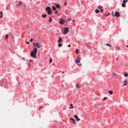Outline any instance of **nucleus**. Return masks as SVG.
<instances>
[{"mask_svg": "<svg viewBox=\"0 0 128 128\" xmlns=\"http://www.w3.org/2000/svg\"><path fill=\"white\" fill-rule=\"evenodd\" d=\"M112 16L113 17H119L120 16V14L118 12H116L115 13L114 12H112Z\"/></svg>", "mask_w": 128, "mask_h": 128, "instance_id": "nucleus-2", "label": "nucleus"}, {"mask_svg": "<svg viewBox=\"0 0 128 128\" xmlns=\"http://www.w3.org/2000/svg\"><path fill=\"white\" fill-rule=\"evenodd\" d=\"M3 16V12L1 11L0 12V18H2Z\"/></svg>", "mask_w": 128, "mask_h": 128, "instance_id": "nucleus-12", "label": "nucleus"}, {"mask_svg": "<svg viewBox=\"0 0 128 128\" xmlns=\"http://www.w3.org/2000/svg\"><path fill=\"white\" fill-rule=\"evenodd\" d=\"M49 62L50 63H51L52 62V60L51 59V58L50 59V60H49Z\"/></svg>", "mask_w": 128, "mask_h": 128, "instance_id": "nucleus-26", "label": "nucleus"}, {"mask_svg": "<svg viewBox=\"0 0 128 128\" xmlns=\"http://www.w3.org/2000/svg\"><path fill=\"white\" fill-rule=\"evenodd\" d=\"M46 8H50V7L49 6H47L46 7Z\"/></svg>", "mask_w": 128, "mask_h": 128, "instance_id": "nucleus-39", "label": "nucleus"}, {"mask_svg": "<svg viewBox=\"0 0 128 128\" xmlns=\"http://www.w3.org/2000/svg\"><path fill=\"white\" fill-rule=\"evenodd\" d=\"M46 14H42V16L43 18H45L46 17Z\"/></svg>", "mask_w": 128, "mask_h": 128, "instance_id": "nucleus-13", "label": "nucleus"}, {"mask_svg": "<svg viewBox=\"0 0 128 128\" xmlns=\"http://www.w3.org/2000/svg\"><path fill=\"white\" fill-rule=\"evenodd\" d=\"M32 60H29V62H32Z\"/></svg>", "mask_w": 128, "mask_h": 128, "instance_id": "nucleus-35", "label": "nucleus"}, {"mask_svg": "<svg viewBox=\"0 0 128 128\" xmlns=\"http://www.w3.org/2000/svg\"><path fill=\"white\" fill-rule=\"evenodd\" d=\"M22 5H23L24 6V4H23Z\"/></svg>", "mask_w": 128, "mask_h": 128, "instance_id": "nucleus-49", "label": "nucleus"}, {"mask_svg": "<svg viewBox=\"0 0 128 128\" xmlns=\"http://www.w3.org/2000/svg\"><path fill=\"white\" fill-rule=\"evenodd\" d=\"M109 94H112L113 93V92L112 90H110V91H109Z\"/></svg>", "mask_w": 128, "mask_h": 128, "instance_id": "nucleus-18", "label": "nucleus"}, {"mask_svg": "<svg viewBox=\"0 0 128 128\" xmlns=\"http://www.w3.org/2000/svg\"><path fill=\"white\" fill-rule=\"evenodd\" d=\"M56 6L58 8H60V5L58 4H56Z\"/></svg>", "mask_w": 128, "mask_h": 128, "instance_id": "nucleus-16", "label": "nucleus"}, {"mask_svg": "<svg viewBox=\"0 0 128 128\" xmlns=\"http://www.w3.org/2000/svg\"><path fill=\"white\" fill-rule=\"evenodd\" d=\"M127 81L126 80H125L124 81V83L123 82H122V84H124L123 86H125L126 85V82Z\"/></svg>", "mask_w": 128, "mask_h": 128, "instance_id": "nucleus-10", "label": "nucleus"}, {"mask_svg": "<svg viewBox=\"0 0 128 128\" xmlns=\"http://www.w3.org/2000/svg\"><path fill=\"white\" fill-rule=\"evenodd\" d=\"M66 39L67 38V37H66Z\"/></svg>", "mask_w": 128, "mask_h": 128, "instance_id": "nucleus-47", "label": "nucleus"}, {"mask_svg": "<svg viewBox=\"0 0 128 128\" xmlns=\"http://www.w3.org/2000/svg\"><path fill=\"white\" fill-rule=\"evenodd\" d=\"M69 31V29L68 28H65L64 30V34H65L67 33Z\"/></svg>", "mask_w": 128, "mask_h": 128, "instance_id": "nucleus-6", "label": "nucleus"}, {"mask_svg": "<svg viewBox=\"0 0 128 128\" xmlns=\"http://www.w3.org/2000/svg\"><path fill=\"white\" fill-rule=\"evenodd\" d=\"M67 2H65L64 4L65 6H66L67 5Z\"/></svg>", "mask_w": 128, "mask_h": 128, "instance_id": "nucleus-29", "label": "nucleus"}, {"mask_svg": "<svg viewBox=\"0 0 128 128\" xmlns=\"http://www.w3.org/2000/svg\"><path fill=\"white\" fill-rule=\"evenodd\" d=\"M81 59L80 56H79L78 57L76 58L75 62L76 63H79L80 62V60Z\"/></svg>", "mask_w": 128, "mask_h": 128, "instance_id": "nucleus-3", "label": "nucleus"}, {"mask_svg": "<svg viewBox=\"0 0 128 128\" xmlns=\"http://www.w3.org/2000/svg\"><path fill=\"white\" fill-rule=\"evenodd\" d=\"M76 87L77 88H80V87L79 86V85L77 83L76 84Z\"/></svg>", "mask_w": 128, "mask_h": 128, "instance_id": "nucleus-17", "label": "nucleus"}, {"mask_svg": "<svg viewBox=\"0 0 128 128\" xmlns=\"http://www.w3.org/2000/svg\"><path fill=\"white\" fill-rule=\"evenodd\" d=\"M34 46H36L38 48H40L41 46V44H39L38 43H34Z\"/></svg>", "mask_w": 128, "mask_h": 128, "instance_id": "nucleus-5", "label": "nucleus"}, {"mask_svg": "<svg viewBox=\"0 0 128 128\" xmlns=\"http://www.w3.org/2000/svg\"><path fill=\"white\" fill-rule=\"evenodd\" d=\"M37 48H36L34 49V50L33 51H32L31 52V56H32L34 58H36V55L37 54Z\"/></svg>", "mask_w": 128, "mask_h": 128, "instance_id": "nucleus-1", "label": "nucleus"}, {"mask_svg": "<svg viewBox=\"0 0 128 128\" xmlns=\"http://www.w3.org/2000/svg\"><path fill=\"white\" fill-rule=\"evenodd\" d=\"M127 2H128L127 0H124L123 1V3L122 4V6L123 7H124L126 5L125 4Z\"/></svg>", "mask_w": 128, "mask_h": 128, "instance_id": "nucleus-8", "label": "nucleus"}, {"mask_svg": "<svg viewBox=\"0 0 128 128\" xmlns=\"http://www.w3.org/2000/svg\"><path fill=\"white\" fill-rule=\"evenodd\" d=\"M110 13H108L105 16H107L108 15H110Z\"/></svg>", "mask_w": 128, "mask_h": 128, "instance_id": "nucleus-31", "label": "nucleus"}, {"mask_svg": "<svg viewBox=\"0 0 128 128\" xmlns=\"http://www.w3.org/2000/svg\"><path fill=\"white\" fill-rule=\"evenodd\" d=\"M46 10L47 11V12L49 14H52V12L51 10V8H46Z\"/></svg>", "mask_w": 128, "mask_h": 128, "instance_id": "nucleus-7", "label": "nucleus"}, {"mask_svg": "<svg viewBox=\"0 0 128 128\" xmlns=\"http://www.w3.org/2000/svg\"><path fill=\"white\" fill-rule=\"evenodd\" d=\"M8 34H6V37H5L6 38H8Z\"/></svg>", "mask_w": 128, "mask_h": 128, "instance_id": "nucleus-25", "label": "nucleus"}, {"mask_svg": "<svg viewBox=\"0 0 128 128\" xmlns=\"http://www.w3.org/2000/svg\"><path fill=\"white\" fill-rule=\"evenodd\" d=\"M62 40V38L61 37H60L59 39L58 40V42H61Z\"/></svg>", "mask_w": 128, "mask_h": 128, "instance_id": "nucleus-11", "label": "nucleus"}, {"mask_svg": "<svg viewBox=\"0 0 128 128\" xmlns=\"http://www.w3.org/2000/svg\"><path fill=\"white\" fill-rule=\"evenodd\" d=\"M70 106H72L73 105V104H70Z\"/></svg>", "mask_w": 128, "mask_h": 128, "instance_id": "nucleus-42", "label": "nucleus"}, {"mask_svg": "<svg viewBox=\"0 0 128 128\" xmlns=\"http://www.w3.org/2000/svg\"><path fill=\"white\" fill-rule=\"evenodd\" d=\"M76 53V54H78L79 53L78 49H77L75 51Z\"/></svg>", "mask_w": 128, "mask_h": 128, "instance_id": "nucleus-14", "label": "nucleus"}, {"mask_svg": "<svg viewBox=\"0 0 128 128\" xmlns=\"http://www.w3.org/2000/svg\"><path fill=\"white\" fill-rule=\"evenodd\" d=\"M126 46L127 47H128V45H126Z\"/></svg>", "mask_w": 128, "mask_h": 128, "instance_id": "nucleus-45", "label": "nucleus"}, {"mask_svg": "<svg viewBox=\"0 0 128 128\" xmlns=\"http://www.w3.org/2000/svg\"><path fill=\"white\" fill-rule=\"evenodd\" d=\"M68 20L69 21H70L71 20L70 18H68Z\"/></svg>", "mask_w": 128, "mask_h": 128, "instance_id": "nucleus-37", "label": "nucleus"}, {"mask_svg": "<svg viewBox=\"0 0 128 128\" xmlns=\"http://www.w3.org/2000/svg\"><path fill=\"white\" fill-rule=\"evenodd\" d=\"M58 12V11H56V12H55V13L56 14H57V12Z\"/></svg>", "mask_w": 128, "mask_h": 128, "instance_id": "nucleus-44", "label": "nucleus"}, {"mask_svg": "<svg viewBox=\"0 0 128 128\" xmlns=\"http://www.w3.org/2000/svg\"><path fill=\"white\" fill-rule=\"evenodd\" d=\"M104 11V10L102 9H101L100 10V12H102Z\"/></svg>", "mask_w": 128, "mask_h": 128, "instance_id": "nucleus-27", "label": "nucleus"}, {"mask_svg": "<svg viewBox=\"0 0 128 128\" xmlns=\"http://www.w3.org/2000/svg\"><path fill=\"white\" fill-rule=\"evenodd\" d=\"M26 43L27 44H29L30 42H26Z\"/></svg>", "mask_w": 128, "mask_h": 128, "instance_id": "nucleus-36", "label": "nucleus"}, {"mask_svg": "<svg viewBox=\"0 0 128 128\" xmlns=\"http://www.w3.org/2000/svg\"><path fill=\"white\" fill-rule=\"evenodd\" d=\"M99 12L100 10H95L96 12L97 13H99Z\"/></svg>", "mask_w": 128, "mask_h": 128, "instance_id": "nucleus-21", "label": "nucleus"}, {"mask_svg": "<svg viewBox=\"0 0 128 128\" xmlns=\"http://www.w3.org/2000/svg\"><path fill=\"white\" fill-rule=\"evenodd\" d=\"M65 22V20L61 18L59 22V23L61 24H63Z\"/></svg>", "mask_w": 128, "mask_h": 128, "instance_id": "nucleus-4", "label": "nucleus"}, {"mask_svg": "<svg viewBox=\"0 0 128 128\" xmlns=\"http://www.w3.org/2000/svg\"><path fill=\"white\" fill-rule=\"evenodd\" d=\"M74 108V106H71L69 108L70 109V108Z\"/></svg>", "mask_w": 128, "mask_h": 128, "instance_id": "nucleus-28", "label": "nucleus"}, {"mask_svg": "<svg viewBox=\"0 0 128 128\" xmlns=\"http://www.w3.org/2000/svg\"><path fill=\"white\" fill-rule=\"evenodd\" d=\"M33 38H32L30 40V42H31L33 40Z\"/></svg>", "mask_w": 128, "mask_h": 128, "instance_id": "nucleus-34", "label": "nucleus"}, {"mask_svg": "<svg viewBox=\"0 0 128 128\" xmlns=\"http://www.w3.org/2000/svg\"><path fill=\"white\" fill-rule=\"evenodd\" d=\"M62 46V44L61 43H60L58 44V46L59 47H61Z\"/></svg>", "mask_w": 128, "mask_h": 128, "instance_id": "nucleus-15", "label": "nucleus"}, {"mask_svg": "<svg viewBox=\"0 0 128 128\" xmlns=\"http://www.w3.org/2000/svg\"><path fill=\"white\" fill-rule=\"evenodd\" d=\"M106 45L107 46H109L110 47H111V46L110 44H106Z\"/></svg>", "mask_w": 128, "mask_h": 128, "instance_id": "nucleus-24", "label": "nucleus"}, {"mask_svg": "<svg viewBox=\"0 0 128 128\" xmlns=\"http://www.w3.org/2000/svg\"><path fill=\"white\" fill-rule=\"evenodd\" d=\"M52 8H56V7L54 6H53L52 7Z\"/></svg>", "mask_w": 128, "mask_h": 128, "instance_id": "nucleus-38", "label": "nucleus"}, {"mask_svg": "<svg viewBox=\"0 0 128 128\" xmlns=\"http://www.w3.org/2000/svg\"><path fill=\"white\" fill-rule=\"evenodd\" d=\"M64 73H65V72H64V71H63V72H62V74H64Z\"/></svg>", "mask_w": 128, "mask_h": 128, "instance_id": "nucleus-43", "label": "nucleus"}, {"mask_svg": "<svg viewBox=\"0 0 128 128\" xmlns=\"http://www.w3.org/2000/svg\"><path fill=\"white\" fill-rule=\"evenodd\" d=\"M128 76V74L126 73H125L124 74V76L125 77H127Z\"/></svg>", "mask_w": 128, "mask_h": 128, "instance_id": "nucleus-20", "label": "nucleus"}, {"mask_svg": "<svg viewBox=\"0 0 128 128\" xmlns=\"http://www.w3.org/2000/svg\"><path fill=\"white\" fill-rule=\"evenodd\" d=\"M43 108L42 106H40L39 108V110H40V109H41V108Z\"/></svg>", "mask_w": 128, "mask_h": 128, "instance_id": "nucleus-30", "label": "nucleus"}, {"mask_svg": "<svg viewBox=\"0 0 128 128\" xmlns=\"http://www.w3.org/2000/svg\"><path fill=\"white\" fill-rule=\"evenodd\" d=\"M70 120L73 121L74 122L75 121V120L74 119L72 118H70Z\"/></svg>", "mask_w": 128, "mask_h": 128, "instance_id": "nucleus-23", "label": "nucleus"}, {"mask_svg": "<svg viewBox=\"0 0 128 128\" xmlns=\"http://www.w3.org/2000/svg\"><path fill=\"white\" fill-rule=\"evenodd\" d=\"M52 21V19L51 18H50L48 20V21L50 22H51Z\"/></svg>", "mask_w": 128, "mask_h": 128, "instance_id": "nucleus-19", "label": "nucleus"}, {"mask_svg": "<svg viewBox=\"0 0 128 128\" xmlns=\"http://www.w3.org/2000/svg\"><path fill=\"white\" fill-rule=\"evenodd\" d=\"M98 8H102V7H101V6H98Z\"/></svg>", "mask_w": 128, "mask_h": 128, "instance_id": "nucleus-32", "label": "nucleus"}, {"mask_svg": "<svg viewBox=\"0 0 128 128\" xmlns=\"http://www.w3.org/2000/svg\"><path fill=\"white\" fill-rule=\"evenodd\" d=\"M68 46L69 47H70V44H68Z\"/></svg>", "mask_w": 128, "mask_h": 128, "instance_id": "nucleus-40", "label": "nucleus"}, {"mask_svg": "<svg viewBox=\"0 0 128 128\" xmlns=\"http://www.w3.org/2000/svg\"><path fill=\"white\" fill-rule=\"evenodd\" d=\"M19 69L20 70V68H19Z\"/></svg>", "mask_w": 128, "mask_h": 128, "instance_id": "nucleus-48", "label": "nucleus"}, {"mask_svg": "<svg viewBox=\"0 0 128 128\" xmlns=\"http://www.w3.org/2000/svg\"><path fill=\"white\" fill-rule=\"evenodd\" d=\"M22 4V1H20L19 2V5H20Z\"/></svg>", "mask_w": 128, "mask_h": 128, "instance_id": "nucleus-22", "label": "nucleus"}, {"mask_svg": "<svg viewBox=\"0 0 128 128\" xmlns=\"http://www.w3.org/2000/svg\"><path fill=\"white\" fill-rule=\"evenodd\" d=\"M74 117L76 118L77 121H79L80 120V119L78 118V116L76 115L74 116Z\"/></svg>", "mask_w": 128, "mask_h": 128, "instance_id": "nucleus-9", "label": "nucleus"}, {"mask_svg": "<svg viewBox=\"0 0 128 128\" xmlns=\"http://www.w3.org/2000/svg\"><path fill=\"white\" fill-rule=\"evenodd\" d=\"M22 59H23L24 60H25V59H24L23 58H22Z\"/></svg>", "mask_w": 128, "mask_h": 128, "instance_id": "nucleus-46", "label": "nucleus"}, {"mask_svg": "<svg viewBox=\"0 0 128 128\" xmlns=\"http://www.w3.org/2000/svg\"><path fill=\"white\" fill-rule=\"evenodd\" d=\"M52 9L54 10H56V8H52Z\"/></svg>", "mask_w": 128, "mask_h": 128, "instance_id": "nucleus-41", "label": "nucleus"}, {"mask_svg": "<svg viewBox=\"0 0 128 128\" xmlns=\"http://www.w3.org/2000/svg\"><path fill=\"white\" fill-rule=\"evenodd\" d=\"M107 98V97H105L104 98V100H105Z\"/></svg>", "mask_w": 128, "mask_h": 128, "instance_id": "nucleus-33", "label": "nucleus"}]
</instances>
